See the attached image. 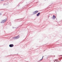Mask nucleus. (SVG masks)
I'll return each instance as SVG.
<instances>
[{
	"mask_svg": "<svg viewBox=\"0 0 62 62\" xmlns=\"http://www.w3.org/2000/svg\"><path fill=\"white\" fill-rule=\"evenodd\" d=\"M20 38V36H19V35H18L17 36H16V37H15L13 38L14 39H18L19 38Z\"/></svg>",
	"mask_w": 62,
	"mask_h": 62,
	"instance_id": "1",
	"label": "nucleus"
},
{
	"mask_svg": "<svg viewBox=\"0 0 62 62\" xmlns=\"http://www.w3.org/2000/svg\"><path fill=\"white\" fill-rule=\"evenodd\" d=\"M38 12H39V11H35L33 12V14L34 15V14H36L37 13H38Z\"/></svg>",
	"mask_w": 62,
	"mask_h": 62,
	"instance_id": "2",
	"label": "nucleus"
},
{
	"mask_svg": "<svg viewBox=\"0 0 62 62\" xmlns=\"http://www.w3.org/2000/svg\"><path fill=\"white\" fill-rule=\"evenodd\" d=\"M7 21V19L3 20L2 21H1V23H5V22H6V21Z\"/></svg>",
	"mask_w": 62,
	"mask_h": 62,
	"instance_id": "3",
	"label": "nucleus"
},
{
	"mask_svg": "<svg viewBox=\"0 0 62 62\" xmlns=\"http://www.w3.org/2000/svg\"><path fill=\"white\" fill-rule=\"evenodd\" d=\"M9 46L10 47H12L14 46V45L12 44H10L9 45Z\"/></svg>",
	"mask_w": 62,
	"mask_h": 62,
	"instance_id": "4",
	"label": "nucleus"
},
{
	"mask_svg": "<svg viewBox=\"0 0 62 62\" xmlns=\"http://www.w3.org/2000/svg\"><path fill=\"white\" fill-rule=\"evenodd\" d=\"M56 17H55V16L53 15V19H54V20L55 19V18Z\"/></svg>",
	"mask_w": 62,
	"mask_h": 62,
	"instance_id": "5",
	"label": "nucleus"
},
{
	"mask_svg": "<svg viewBox=\"0 0 62 62\" xmlns=\"http://www.w3.org/2000/svg\"><path fill=\"white\" fill-rule=\"evenodd\" d=\"M39 15H40V13H39L37 14V16H39Z\"/></svg>",
	"mask_w": 62,
	"mask_h": 62,
	"instance_id": "6",
	"label": "nucleus"
},
{
	"mask_svg": "<svg viewBox=\"0 0 62 62\" xmlns=\"http://www.w3.org/2000/svg\"><path fill=\"white\" fill-rule=\"evenodd\" d=\"M43 56L42 59H40V61L41 60H42V59H43Z\"/></svg>",
	"mask_w": 62,
	"mask_h": 62,
	"instance_id": "7",
	"label": "nucleus"
},
{
	"mask_svg": "<svg viewBox=\"0 0 62 62\" xmlns=\"http://www.w3.org/2000/svg\"><path fill=\"white\" fill-rule=\"evenodd\" d=\"M1 15V14L0 13V16Z\"/></svg>",
	"mask_w": 62,
	"mask_h": 62,
	"instance_id": "8",
	"label": "nucleus"
},
{
	"mask_svg": "<svg viewBox=\"0 0 62 62\" xmlns=\"http://www.w3.org/2000/svg\"><path fill=\"white\" fill-rule=\"evenodd\" d=\"M4 0H1V1H4Z\"/></svg>",
	"mask_w": 62,
	"mask_h": 62,
	"instance_id": "9",
	"label": "nucleus"
},
{
	"mask_svg": "<svg viewBox=\"0 0 62 62\" xmlns=\"http://www.w3.org/2000/svg\"><path fill=\"white\" fill-rule=\"evenodd\" d=\"M55 61H56V62H57V61H56V60Z\"/></svg>",
	"mask_w": 62,
	"mask_h": 62,
	"instance_id": "10",
	"label": "nucleus"
},
{
	"mask_svg": "<svg viewBox=\"0 0 62 62\" xmlns=\"http://www.w3.org/2000/svg\"><path fill=\"white\" fill-rule=\"evenodd\" d=\"M12 28H13V27Z\"/></svg>",
	"mask_w": 62,
	"mask_h": 62,
	"instance_id": "11",
	"label": "nucleus"
},
{
	"mask_svg": "<svg viewBox=\"0 0 62 62\" xmlns=\"http://www.w3.org/2000/svg\"><path fill=\"white\" fill-rule=\"evenodd\" d=\"M57 62H58V61H57Z\"/></svg>",
	"mask_w": 62,
	"mask_h": 62,
	"instance_id": "12",
	"label": "nucleus"
},
{
	"mask_svg": "<svg viewBox=\"0 0 62 62\" xmlns=\"http://www.w3.org/2000/svg\"><path fill=\"white\" fill-rule=\"evenodd\" d=\"M4 5H5V4H4Z\"/></svg>",
	"mask_w": 62,
	"mask_h": 62,
	"instance_id": "13",
	"label": "nucleus"
},
{
	"mask_svg": "<svg viewBox=\"0 0 62 62\" xmlns=\"http://www.w3.org/2000/svg\"><path fill=\"white\" fill-rule=\"evenodd\" d=\"M55 62L54 61V62Z\"/></svg>",
	"mask_w": 62,
	"mask_h": 62,
	"instance_id": "14",
	"label": "nucleus"
}]
</instances>
